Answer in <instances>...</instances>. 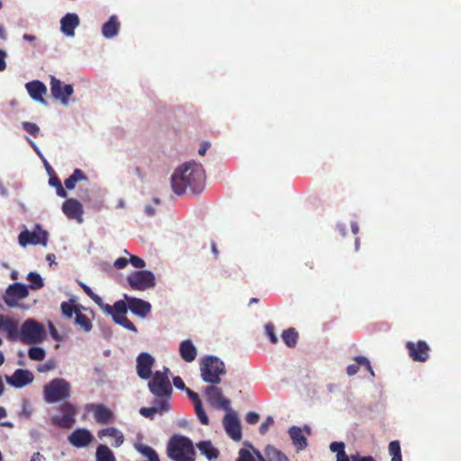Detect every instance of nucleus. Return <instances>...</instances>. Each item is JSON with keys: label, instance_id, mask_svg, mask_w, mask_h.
Returning <instances> with one entry per match:
<instances>
[{"label": "nucleus", "instance_id": "nucleus-63", "mask_svg": "<svg viewBox=\"0 0 461 461\" xmlns=\"http://www.w3.org/2000/svg\"><path fill=\"white\" fill-rule=\"evenodd\" d=\"M23 39L28 41H34L36 40V37L30 34H24Z\"/></svg>", "mask_w": 461, "mask_h": 461}, {"label": "nucleus", "instance_id": "nucleus-16", "mask_svg": "<svg viewBox=\"0 0 461 461\" xmlns=\"http://www.w3.org/2000/svg\"><path fill=\"white\" fill-rule=\"evenodd\" d=\"M86 410L93 412L95 421L99 424H108L114 420V413L104 404L91 403L86 406Z\"/></svg>", "mask_w": 461, "mask_h": 461}, {"label": "nucleus", "instance_id": "nucleus-44", "mask_svg": "<svg viewBox=\"0 0 461 461\" xmlns=\"http://www.w3.org/2000/svg\"><path fill=\"white\" fill-rule=\"evenodd\" d=\"M265 333L272 344H276L278 342V338L275 332V326L273 323L268 322L265 325Z\"/></svg>", "mask_w": 461, "mask_h": 461}, {"label": "nucleus", "instance_id": "nucleus-2", "mask_svg": "<svg viewBox=\"0 0 461 461\" xmlns=\"http://www.w3.org/2000/svg\"><path fill=\"white\" fill-rule=\"evenodd\" d=\"M79 285L84 290V292L100 307L102 308L105 313L111 315L115 323L122 326L123 328L137 332L138 330L135 325L128 320L126 317L127 307L124 301H117L114 303L113 306L109 304H104L103 299L96 294H95L92 289L84 283H79Z\"/></svg>", "mask_w": 461, "mask_h": 461}, {"label": "nucleus", "instance_id": "nucleus-4", "mask_svg": "<svg viewBox=\"0 0 461 461\" xmlns=\"http://www.w3.org/2000/svg\"><path fill=\"white\" fill-rule=\"evenodd\" d=\"M201 377L211 384L221 383V376L226 373L225 364L219 357L206 356L200 362Z\"/></svg>", "mask_w": 461, "mask_h": 461}, {"label": "nucleus", "instance_id": "nucleus-19", "mask_svg": "<svg viewBox=\"0 0 461 461\" xmlns=\"http://www.w3.org/2000/svg\"><path fill=\"white\" fill-rule=\"evenodd\" d=\"M18 320L0 314V332L6 333V337L10 341L18 340Z\"/></svg>", "mask_w": 461, "mask_h": 461}, {"label": "nucleus", "instance_id": "nucleus-40", "mask_svg": "<svg viewBox=\"0 0 461 461\" xmlns=\"http://www.w3.org/2000/svg\"><path fill=\"white\" fill-rule=\"evenodd\" d=\"M50 185L56 187L57 189V194L60 197H67V192L66 190L63 188L62 185H61V182L60 180L58 178V176H52L50 177V181H49Z\"/></svg>", "mask_w": 461, "mask_h": 461}, {"label": "nucleus", "instance_id": "nucleus-26", "mask_svg": "<svg viewBox=\"0 0 461 461\" xmlns=\"http://www.w3.org/2000/svg\"><path fill=\"white\" fill-rule=\"evenodd\" d=\"M97 436L99 438H104L105 437L114 438V443L112 446L115 447H121L124 442V436L122 431L114 427H109L105 429H102L97 432Z\"/></svg>", "mask_w": 461, "mask_h": 461}, {"label": "nucleus", "instance_id": "nucleus-14", "mask_svg": "<svg viewBox=\"0 0 461 461\" xmlns=\"http://www.w3.org/2000/svg\"><path fill=\"white\" fill-rule=\"evenodd\" d=\"M409 357L415 362H426L429 357V346L424 340L408 341L405 345Z\"/></svg>", "mask_w": 461, "mask_h": 461}, {"label": "nucleus", "instance_id": "nucleus-28", "mask_svg": "<svg viewBox=\"0 0 461 461\" xmlns=\"http://www.w3.org/2000/svg\"><path fill=\"white\" fill-rule=\"evenodd\" d=\"M120 23L115 15H112L103 25L102 33L105 38H113L118 34Z\"/></svg>", "mask_w": 461, "mask_h": 461}, {"label": "nucleus", "instance_id": "nucleus-50", "mask_svg": "<svg viewBox=\"0 0 461 461\" xmlns=\"http://www.w3.org/2000/svg\"><path fill=\"white\" fill-rule=\"evenodd\" d=\"M274 424V419L272 417H267L266 420L260 425L259 432L264 435L268 430V428Z\"/></svg>", "mask_w": 461, "mask_h": 461}, {"label": "nucleus", "instance_id": "nucleus-46", "mask_svg": "<svg viewBox=\"0 0 461 461\" xmlns=\"http://www.w3.org/2000/svg\"><path fill=\"white\" fill-rule=\"evenodd\" d=\"M158 412V408L157 407H142L140 408V413L145 417V418H149L150 420L154 419L156 413Z\"/></svg>", "mask_w": 461, "mask_h": 461}, {"label": "nucleus", "instance_id": "nucleus-52", "mask_svg": "<svg viewBox=\"0 0 461 461\" xmlns=\"http://www.w3.org/2000/svg\"><path fill=\"white\" fill-rule=\"evenodd\" d=\"M186 393L188 395V397L190 398V400L193 402L194 403V406L198 404V403H202V401L198 395L197 393L192 391L191 389L187 388L186 389Z\"/></svg>", "mask_w": 461, "mask_h": 461}, {"label": "nucleus", "instance_id": "nucleus-60", "mask_svg": "<svg viewBox=\"0 0 461 461\" xmlns=\"http://www.w3.org/2000/svg\"><path fill=\"white\" fill-rule=\"evenodd\" d=\"M349 457L345 453V450L341 451L337 455V461H349Z\"/></svg>", "mask_w": 461, "mask_h": 461}, {"label": "nucleus", "instance_id": "nucleus-17", "mask_svg": "<svg viewBox=\"0 0 461 461\" xmlns=\"http://www.w3.org/2000/svg\"><path fill=\"white\" fill-rule=\"evenodd\" d=\"M123 301L126 303L127 310L130 309L132 313L139 317L145 318L150 312L151 305L144 300L124 294Z\"/></svg>", "mask_w": 461, "mask_h": 461}, {"label": "nucleus", "instance_id": "nucleus-51", "mask_svg": "<svg viewBox=\"0 0 461 461\" xmlns=\"http://www.w3.org/2000/svg\"><path fill=\"white\" fill-rule=\"evenodd\" d=\"M245 420L249 424H256L259 420V415L257 412L249 411L247 413Z\"/></svg>", "mask_w": 461, "mask_h": 461}, {"label": "nucleus", "instance_id": "nucleus-30", "mask_svg": "<svg viewBox=\"0 0 461 461\" xmlns=\"http://www.w3.org/2000/svg\"><path fill=\"white\" fill-rule=\"evenodd\" d=\"M266 461H290L287 456L273 446H267L265 449Z\"/></svg>", "mask_w": 461, "mask_h": 461}, {"label": "nucleus", "instance_id": "nucleus-36", "mask_svg": "<svg viewBox=\"0 0 461 461\" xmlns=\"http://www.w3.org/2000/svg\"><path fill=\"white\" fill-rule=\"evenodd\" d=\"M388 449L389 454L392 456L391 461H402L401 447L398 440L390 442Z\"/></svg>", "mask_w": 461, "mask_h": 461}, {"label": "nucleus", "instance_id": "nucleus-11", "mask_svg": "<svg viewBox=\"0 0 461 461\" xmlns=\"http://www.w3.org/2000/svg\"><path fill=\"white\" fill-rule=\"evenodd\" d=\"M204 395L208 403L215 408L228 411L230 409V401L223 396L221 388L216 384H211L204 388Z\"/></svg>", "mask_w": 461, "mask_h": 461}, {"label": "nucleus", "instance_id": "nucleus-15", "mask_svg": "<svg viewBox=\"0 0 461 461\" xmlns=\"http://www.w3.org/2000/svg\"><path fill=\"white\" fill-rule=\"evenodd\" d=\"M155 358L147 352L140 353L136 359V370L140 378L147 380L152 375V367Z\"/></svg>", "mask_w": 461, "mask_h": 461}, {"label": "nucleus", "instance_id": "nucleus-32", "mask_svg": "<svg viewBox=\"0 0 461 461\" xmlns=\"http://www.w3.org/2000/svg\"><path fill=\"white\" fill-rule=\"evenodd\" d=\"M298 337V332L294 328H289L282 333L283 341L289 348H294L296 346Z\"/></svg>", "mask_w": 461, "mask_h": 461}, {"label": "nucleus", "instance_id": "nucleus-45", "mask_svg": "<svg viewBox=\"0 0 461 461\" xmlns=\"http://www.w3.org/2000/svg\"><path fill=\"white\" fill-rule=\"evenodd\" d=\"M160 399L156 402L157 408H158V412L163 413L165 411H167L169 410V398L166 397H159Z\"/></svg>", "mask_w": 461, "mask_h": 461}, {"label": "nucleus", "instance_id": "nucleus-23", "mask_svg": "<svg viewBox=\"0 0 461 461\" xmlns=\"http://www.w3.org/2000/svg\"><path fill=\"white\" fill-rule=\"evenodd\" d=\"M25 88L28 91L30 96L34 101H37L43 104H47L45 99L43 98V95L47 93V87L42 82L39 80L28 82L25 85Z\"/></svg>", "mask_w": 461, "mask_h": 461}, {"label": "nucleus", "instance_id": "nucleus-22", "mask_svg": "<svg viewBox=\"0 0 461 461\" xmlns=\"http://www.w3.org/2000/svg\"><path fill=\"white\" fill-rule=\"evenodd\" d=\"M94 437L86 429H77L74 430L68 437L69 443L76 447H85L88 446Z\"/></svg>", "mask_w": 461, "mask_h": 461}, {"label": "nucleus", "instance_id": "nucleus-24", "mask_svg": "<svg viewBox=\"0 0 461 461\" xmlns=\"http://www.w3.org/2000/svg\"><path fill=\"white\" fill-rule=\"evenodd\" d=\"M79 17L74 13H68L60 20V30L68 37L75 35V29L79 25Z\"/></svg>", "mask_w": 461, "mask_h": 461}, {"label": "nucleus", "instance_id": "nucleus-48", "mask_svg": "<svg viewBox=\"0 0 461 461\" xmlns=\"http://www.w3.org/2000/svg\"><path fill=\"white\" fill-rule=\"evenodd\" d=\"M354 359L357 362L356 364L358 365V366L360 365L365 366L366 368L371 373V375H374V372L372 370V366L370 365V362H369V360L366 357L357 356Z\"/></svg>", "mask_w": 461, "mask_h": 461}, {"label": "nucleus", "instance_id": "nucleus-59", "mask_svg": "<svg viewBox=\"0 0 461 461\" xmlns=\"http://www.w3.org/2000/svg\"><path fill=\"white\" fill-rule=\"evenodd\" d=\"M210 147V143L209 142H203L198 149V153L201 155V156H203L205 155L208 148Z\"/></svg>", "mask_w": 461, "mask_h": 461}, {"label": "nucleus", "instance_id": "nucleus-41", "mask_svg": "<svg viewBox=\"0 0 461 461\" xmlns=\"http://www.w3.org/2000/svg\"><path fill=\"white\" fill-rule=\"evenodd\" d=\"M258 456L259 461H266L259 452H258ZM237 461H255V458L249 450L241 448L239 452V458Z\"/></svg>", "mask_w": 461, "mask_h": 461}, {"label": "nucleus", "instance_id": "nucleus-1", "mask_svg": "<svg viewBox=\"0 0 461 461\" xmlns=\"http://www.w3.org/2000/svg\"><path fill=\"white\" fill-rule=\"evenodd\" d=\"M205 184L203 166L194 161L186 162L176 168L171 177L173 191L180 195L189 189L193 194H200Z\"/></svg>", "mask_w": 461, "mask_h": 461}, {"label": "nucleus", "instance_id": "nucleus-12", "mask_svg": "<svg viewBox=\"0 0 461 461\" xmlns=\"http://www.w3.org/2000/svg\"><path fill=\"white\" fill-rule=\"evenodd\" d=\"M29 295L28 287L21 283L10 285L5 290L4 301L9 307L18 306L19 300L24 299Z\"/></svg>", "mask_w": 461, "mask_h": 461}, {"label": "nucleus", "instance_id": "nucleus-56", "mask_svg": "<svg viewBox=\"0 0 461 461\" xmlns=\"http://www.w3.org/2000/svg\"><path fill=\"white\" fill-rule=\"evenodd\" d=\"M351 461H375V458L371 456H360L358 453L351 456Z\"/></svg>", "mask_w": 461, "mask_h": 461}, {"label": "nucleus", "instance_id": "nucleus-58", "mask_svg": "<svg viewBox=\"0 0 461 461\" xmlns=\"http://www.w3.org/2000/svg\"><path fill=\"white\" fill-rule=\"evenodd\" d=\"M359 370V366L357 364H352V365H349L348 367H347V374L348 375H356Z\"/></svg>", "mask_w": 461, "mask_h": 461}, {"label": "nucleus", "instance_id": "nucleus-54", "mask_svg": "<svg viewBox=\"0 0 461 461\" xmlns=\"http://www.w3.org/2000/svg\"><path fill=\"white\" fill-rule=\"evenodd\" d=\"M129 262V259L126 258H119L114 261L113 266L117 269H122L128 265Z\"/></svg>", "mask_w": 461, "mask_h": 461}, {"label": "nucleus", "instance_id": "nucleus-42", "mask_svg": "<svg viewBox=\"0 0 461 461\" xmlns=\"http://www.w3.org/2000/svg\"><path fill=\"white\" fill-rule=\"evenodd\" d=\"M194 411L198 420L203 425H209V418L203 407V403H198L194 405Z\"/></svg>", "mask_w": 461, "mask_h": 461}, {"label": "nucleus", "instance_id": "nucleus-34", "mask_svg": "<svg viewBox=\"0 0 461 461\" xmlns=\"http://www.w3.org/2000/svg\"><path fill=\"white\" fill-rule=\"evenodd\" d=\"M75 322L86 332H89L93 328L90 319L80 312H76Z\"/></svg>", "mask_w": 461, "mask_h": 461}, {"label": "nucleus", "instance_id": "nucleus-20", "mask_svg": "<svg viewBox=\"0 0 461 461\" xmlns=\"http://www.w3.org/2000/svg\"><path fill=\"white\" fill-rule=\"evenodd\" d=\"M5 379L8 384L15 388H22L31 384L34 376L29 370L16 369L11 376H6Z\"/></svg>", "mask_w": 461, "mask_h": 461}, {"label": "nucleus", "instance_id": "nucleus-5", "mask_svg": "<svg viewBox=\"0 0 461 461\" xmlns=\"http://www.w3.org/2000/svg\"><path fill=\"white\" fill-rule=\"evenodd\" d=\"M44 400L54 403L70 397V384L63 378H55L43 387Z\"/></svg>", "mask_w": 461, "mask_h": 461}, {"label": "nucleus", "instance_id": "nucleus-8", "mask_svg": "<svg viewBox=\"0 0 461 461\" xmlns=\"http://www.w3.org/2000/svg\"><path fill=\"white\" fill-rule=\"evenodd\" d=\"M57 410L61 415H54L51 418V423L58 428L71 429L76 422V407L68 402H64Z\"/></svg>", "mask_w": 461, "mask_h": 461}, {"label": "nucleus", "instance_id": "nucleus-47", "mask_svg": "<svg viewBox=\"0 0 461 461\" xmlns=\"http://www.w3.org/2000/svg\"><path fill=\"white\" fill-rule=\"evenodd\" d=\"M56 366V362L53 359H50L44 364L39 365L37 367V371L40 373H46L52 369H54Z\"/></svg>", "mask_w": 461, "mask_h": 461}, {"label": "nucleus", "instance_id": "nucleus-6", "mask_svg": "<svg viewBox=\"0 0 461 461\" xmlns=\"http://www.w3.org/2000/svg\"><path fill=\"white\" fill-rule=\"evenodd\" d=\"M45 330L42 324L33 319L26 320L18 330V340L25 344H36L44 339Z\"/></svg>", "mask_w": 461, "mask_h": 461}, {"label": "nucleus", "instance_id": "nucleus-57", "mask_svg": "<svg viewBox=\"0 0 461 461\" xmlns=\"http://www.w3.org/2000/svg\"><path fill=\"white\" fill-rule=\"evenodd\" d=\"M7 54L5 50H0V71H4L6 68L5 58Z\"/></svg>", "mask_w": 461, "mask_h": 461}, {"label": "nucleus", "instance_id": "nucleus-39", "mask_svg": "<svg viewBox=\"0 0 461 461\" xmlns=\"http://www.w3.org/2000/svg\"><path fill=\"white\" fill-rule=\"evenodd\" d=\"M60 308H61L62 314L68 319L72 318L74 313L78 312V311L76 310V307L73 304V301L63 302L61 303Z\"/></svg>", "mask_w": 461, "mask_h": 461}, {"label": "nucleus", "instance_id": "nucleus-31", "mask_svg": "<svg viewBox=\"0 0 461 461\" xmlns=\"http://www.w3.org/2000/svg\"><path fill=\"white\" fill-rule=\"evenodd\" d=\"M96 461H116L113 451L106 445H99L96 448Z\"/></svg>", "mask_w": 461, "mask_h": 461}, {"label": "nucleus", "instance_id": "nucleus-55", "mask_svg": "<svg viewBox=\"0 0 461 461\" xmlns=\"http://www.w3.org/2000/svg\"><path fill=\"white\" fill-rule=\"evenodd\" d=\"M173 384L177 388V389H180V390H185L186 391V387H185V384L183 381V379L180 377V376H175L173 377Z\"/></svg>", "mask_w": 461, "mask_h": 461}, {"label": "nucleus", "instance_id": "nucleus-10", "mask_svg": "<svg viewBox=\"0 0 461 461\" xmlns=\"http://www.w3.org/2000/svg\"><path fill=\"white\" fill-rule=\"evenodd\" d=\"M38 231H29L27 230L22 231L18 236L19 244L22 247L27 245H43L47 246L49 233L42 230L39 224H36Z\"/></svg>", "mask_w": 461, "mask_h": 461}, {"label": "nucleus", "instance_id": "nucleus-9", "mask_svg": "<svg viewBox=\"0 0 461 461\" xmlns=\"http://www.w3.org/2000/svg\"><path fill=\"white\" fill-rule=\"evenodd\" d=\"M130 286L138 291H144L154 287L156 285L155 276L151 271H135L127 277Z\"/></svg>", "mask_w": 461, "mask_h": 461}, {"label": "nucleus", "instance_id": "nucleus-18", "mask_svg": "<svg viewBox=\"0 0 461 461\" xmlns=\"http://www.w3.org/2000/svg\"><path fill=\"white\" fill-rule=\"evenodd\" d=\"M223 426L227 434L235 441L241 439V428L236 413L228 412L223 419Z\"/></svg>", "mask_w": 461, "mask_h": 461}, {"label": "nucleus", "instance_id": "nucleus-33", "mask_svg": "<svg viewBox=\"0 0 461 461\" xmlns=\"http://www.w3.org/2000/svg\"><path fill=\"white\" fill-rule=\"evenodd\" d=\"M86 176L81 169H75L72 175L65 180V186L68 189H73L76 186V184L80 180H86Z\"/></svg>", "mask_w": 461, "mask_h": 461}, {"label": "nucleus", "instance_id": "nucleus-38", "mask_svg": "<svg viewBox=\"0 0 461 461\" xmlns=\"http://www.w3.org/2000/svg\"><path fill=\"white\" fill-rule=\"evenodd\" d=\"M28 356L32 360L41 361L44 359L46 353L42 348L32 347L28 351Z\"/></svg>", "mask_w": 461, "mask_h": 461}, {"label": "nucleus", "instance_id": "nucleus-7", "mask_svg": "<svg viewBox=\"0 0 461 461\" xmlns=\"http://www.w3.org/2000/svg\"><path fill=\"white\" fill-rule=\"evenodd\" d=\"M149 389L156 397L170 398L173 389L169 377L160 371H156L150 377Z\"/></svg>", "mask_w": 461, "mask_h": 461}, {"label": "nucleus", "instance_id": "nucleus-3", "mask_svg": "<svg viewBox=\"0 0 461 461\" xmlns=\"http://www.w3.org/2000/svg\"><path fill=\"white\" fill-rule=\"evenodd\" d=\"M167 453L173 461H194L195 459L193 442L185 436L171 437L167 443Z\"/></svg>", "mask_w": 461, "mask_h": 461}, {"label": "nucleus", "instance_id": "nucleus-35", "mask_svg": "<svg viewBox=\"0 0 461 461\" xmlns=\"http://www.w3.org/2000/svg\"><path fill=\"white\" fill-rule=\"evenodd\" d=\"M136 449L145 456L149 461H159L158 454L151 447L139 444L136 445Z\"/></svg>", "mask_w": 461, "mask_h": 461}, {"label": "nucleus", "instance_id": "nucleus-64", "mask_svg": "<svg viewBox=\"0 0 461 461\" xmlns=\"http://www.w3.org/2000/svg\"><path fill=\"white\" fill-rule=\"evenodd\" d=\"M351 229H352V231H353L354 234H357L359 229H358V226H357V222H352L351 223Z\"/></svg>", "mask_w": 461, "mask_h": 461}, {"label": "nucleus", "instance_id": "nucleus-29", "mask_svg": "<svg viewBox=\"0 0 461 461\" xmlns=\"http://www.w3.org/2000/svg\"><path fill=\"white\" fill-rule=\"evenodd\" d=\"M200 452L205 456L209 460L218 458L220 452L214 447L210 440L201 441L197 444Z\"/></svg>", "mask_w": 461, "mask_h": 461}, {"label": "nucleus", "instance_id": "nucleus-43", "mask_svg": "<svg viewBox=\"0 0 461 461\" xmlns=\"http://www.w3.org/2000/svg\"><path fill=\"white\" fill-rule=\"evenodd\" d=\"M23 130L33 137H38L40 134V128L34 122H23L22 123Z\"/></svg>", "mask_w": 461, "mask_h": 461}, {"label": "nucleus", "instance_id": "nucleus-25", "mask_svg": "<svg viewBox=\"0 0 461 461\" xmlns=\"http://www.w3.org/2000/svg\"><path fill=\"white\" fill-rule=\"evenodd\" d=\"M288 434L297 451H302L307 447V438L303 434V430L300 427L292 426L288 430Z\"/></svg>", "mask_w": 461, "mask_h": 461}, {"label": "nucleus", "instance_id": "nucleus-37", "mask_svg": "<svg viewBox=\"0 0 461 461\" xmlns=\"http://www.w3.org/2000/svg\"><path fill=\"white\" fill-rule=\"evenodd\" d=\"M27 280L31 282L30 287L33 290L41 289L44 285L41 276L36 272H30Z\"/></svg>", "mask_w": 461, "mask_h": 461}, {"label": "nucleus", "instance_id": "nucleus-21", "mask_svg": "<svg viewBox=\"0 0 461 461\" xmlns=\"http://www.w3.org/2000/svg\"><path fill=\"white\" fill-rule=\"evenodd\" d=\"M62 211L68 219H76L78 222H82L83 206L76 199H68L62 204Z\"/></svg>", "mask_w": 461, "mask_h": 461}, {"label": "nucleus", "instance_id": "nucleus-13", "mask_svg": "<svg viewBox=\"0 0 461 461\" xmlns=\"http://www.w3.org/2000/svg\"><path fill=\"white\" fill-rule=\"evenodd\" d=\"M50 92L52 96L59 100L64 105L68 104L69 97L74 93L72 85H63L59 79L50 76Z\"/></svg>", "mask_w": 461, "mask_h": 461}, {"label": "nucleus", "instance_id": "nucleus-27", "mask_svg": "<svg viewBox=\"0 0 461 461\" xmlns=\"http://www.w3.org/2000/svg\"><path fill=\"white\" fill-rule=\"evenodd\" d=\"M179 354L185 362H193L197 356V349L190 339H185L180 343Z\"/></svg>", "mask_w": 461, "mask_h": 461}, {"label": "nucleus", "instance_id": "nucleus-62", "mask_svg": "<svg viewBox=\"0 0 461 461\" xmlns=\"http://www.w3.org/2000/svg\"><path fill=\"white\" fill-rule=\"evenodd\" d=\"M211 247H212V252L213 253L214 257L217 258L219 252H218V249H217V247H216V244L214 241L212 242Z\"/></svg>", "mask_w": 461, "mask_h": 461}, {"label": "nucleus", "instance_id": "nucleus-53", "mask_svg": "<svg viewBox=\"0 0 461 461\" xmlns=\"http://www.w3.org/2000/svg\"><path fill=\"white\" fill-rule=\"evenodd\" d=\"M330 448L332 452L337 453V455H339V453L344 450L345 445L343 442H332L330 446Z\"/></svg>", "mask_w": 461, "mask_h": 461}, {"label": "nucleus", "instance_id": "nucleus-61", "mask_svg": "<svg viewBox=\"0 0 461 461\" xmlns=\"http://www.w3.org/2000/svg\"><path fill=\"white\" fill-rule=\"evenodd\" d=\"M42 458V456L41 453L36 452L32 456L31 461H41Z\"/></svg>", "mask_w": 461, "mask_h": 461}, {"label": "nucleus", "instance_id": "nucleus-49", "mask_svg": "<svg viewBox=\"0 0 461 461\" xmlns=\"http://www.w3.org/2000/svg\"><path fill=\"white\" fill-rule=\"evenodd\" d=\"M129 261L136 268H143L146 266V263L142 258L134 255H130Z\"/></svg>", "mask_w": 461, "mask_h": 461}]
</instances>
